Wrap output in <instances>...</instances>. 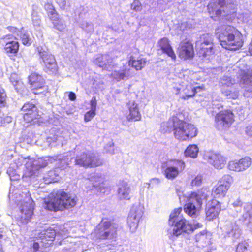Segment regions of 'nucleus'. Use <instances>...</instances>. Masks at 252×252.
Here are the masks:
<instances>
[{"label": "nucleus", "instance_id": "obj_1", "mask_svg": "<svg viewBox=\"0 0 252 252\" xmlns=\"http://www.w3.org/2000/svg\"><path fill=\"white\" fill-rule=\"evenodd\" d=\"M161 130L163 133L173 131L175 138L182 141L191 139L197 134V129L193 125L180 120L176 116H173L167 122H163Z\"/></svg>", "mask_w": 252, "mask_h": 252}, {"label": "nucleus", "instance_id": "obj_2", "mask_svg": "<svg viewBox=\"0 0 252 252\" xmlns=\"http://www.w3.org/2000/svg\"><path fill=\"white\" fill-rule=\"evenodd\" d=\"M181 211V208L175 209L169 216L168 223L171 228L168 230V235L169 238L173 241L183 232L189 233L203 226L202 224L197 222L190 224L188 220L180 215Z\"/></svg>", "mask_w": 252, "mask_h": 252}, {"label": "nucleus", "instance_id": "obj_3", "mask_svg": "<svg viewBox=\"0 0 252 252\" xmlns=\"http://www.w3.org/2000/svg\"><path fill=\"white\" fill-rule=\"evenodd\" d=\"M216 34L220 44L228 50H237L243 44L241 33L235 28L230 25H222L216 30Z\"/></svg>", "mask_w": 252, "mask_h": 252}, {"label": "nucleus", "instance_id": "obj_4", "mask_svg": "<svg viewBox=\"0 0 252 252\" xmlns=\"http://www.w3.org/2000/svg\"><path fill=\"white\" fill-rule=\"evenodd\" d=\"M9 199L15 202L20 211L19 221L23 224L28 223L33 214V201L29 192H21L19 190L12 191L10 189Z\"/></svg>", "mask_w": 252, "mask_h": 252}, {"label": "nucleus", "instance_id": "obj_5", "mask_svg": "<svg viewBox=\"0 0 252 252\" xmlns=\"http://www.w3.org/2000/svg\"><path fill=\"white\" fill-rule=\"evenodd\" d=\"M53 159L54 158L50 157L38 158L34 159L30 157L25 158L20 157L15 160V163L17 169L24 164L26 170L23 176L31 177L35 175L36 171L40 168L45 167L49 163L53 162Z\"/></svg>", "mask_w": 252, "mask_h": 252}, {"label": "nucleus", "instance_id": "obj_6", "mask_svg": "<svg viewBox=\"0 0 252 252\" xmlns=\"http://www.w3.org/2000/svg\"><path fill=\"white\" fill-rule=\"evenodd\" d=\"M76 204V198L62 190L58 191L54 198L44 202V207L47 210L57 211L69 209Z\"/></svg>", "mask_w": 252, "mask_h": 252}, {"label": "nucleus", "instance_id": "obj_7", "mask_svg": "<svg viewBox=\"0 0 252 252\" xmlns=\"http://www.w3.org/2000/svg\"><path fill=\"white\" fill-rule=\"evenodd\" d=\"M36 51L45 71L49 74L56 73L57 71V63L54 55L48 49L45 45H39L36 47Z\"/></svg>", "mask_w": 252, "mask_h": 252}, {"label": "nucleus", "instance_id": "obj_8", "mask_svg": "<svg viewBox=\"0 0 252 252\" xmlns=\"http://www.w3.org/2000/svg\"><path fill=\"white\" fill-rule=\"evenodd\" d=\"M117 228L107 219H103L94 229L92 235L99 240H111L116 238Z\"/></svg>", "mask_w": 252, "mask_h": 252}, {"label": "nucleus", "instance_id": "obj_9", "mask_svg": "<svg viewBox=\"0 0 252 252\" xmlns=\"http://www.w3.org/2000/svg\"><path fill=\"white\" fill-rule=\"evenodd\" d=\"M208 12L213 16H226L236 12L235 5L231 3H226L225 0H215L210 2L208 5Z\"/></svg>", "mask_w": 252, "mask_h": 252}, {"label": "nucleus", "instance_id": "obj_10", "mask_svg": "<svg viewBox=\"0 0 252 252\" xmlns=\"http://www.w3.org/2000/svg\"><path fill=\"white\" fill-rule=\"evenodd\" d=\"M102 162L94 153L88 151L77 154L75 159V165L85 168L98 166Z\"/></svg>", "mask_w": 252, "mask_h": 252}, {"label": "nucleus", "instance_id": "obj_11", "mask_svg": "<svg viewBox=\"0 0 252 252\" xmlns=\"http://www.w3.org/2000/svg\"><path fill=\"white\" fill-rule=\"evenodd\" d=\"M202 41L197 53L202 60H209L215 53L213 36L211 34H205L201 37Z\"/></svg>", "mask_w": 252, "mask_h": 252}, {"label": "nucleus", "instance_id": "obj_12", "mask_svg": "<svg viewBox=\"0 0 252 252\" xmlns=\"http://www.w3.org/2000/svg\"><path fill=\"white\" fill-rule=\"evenodd\" d=\"M144 213V207L140 204H135L131 207L127 219V225L131 232L136 231Z\"/></svg>", "mask_w": 252, "mask_h": 252}, {"label": "nucleus", "instance_id": "obj_13", "mask_svg": "<svg viewBox=\"0 0 252 252\" xmlns=\"http://www.w3.org/2000/svg\"><path fill=\"white\" fill-rule=\"evenodd\" d=\"M234 114L230 110L220 111L215 117V126L220 130L228 128L233 122Z\"/></svg>", "mask_w": 252, "mask_h": 252}, {"label": "nucleus", "instance_id": "obj_14", "mask_svg": "<svg viewBox=\"0 0 252 252\" xmlns=\"http://www.w3.org/2000/svg\"><path fill=\"white\" fill-rule=\"evenodd\" d=\"M185 168V164L181 160H174L168 162L164 167V174L168 179H173L182 172Z\"/></svg>", "mask_w": 252, "mask_h": 252}, {"label": "nucleus", "instance_id": "obj_15", "mask_svg": "<svg viewBox=\"0 0 252 252\" xmlns=\"http://www.w3.org/2000/svg\"><path fill=\"white\" fill-rule=\"evenodd\" d=\"M221 228L224 237L231 238L233 241L237 240L241 235V230L235 221L226 220Z\"/></svg>", "mask_w": 252, "mask_h": 252}, {"label": "nucleus", "instance_id": "obj_16", "mask_svg": "<svg viewBox=\"0 0 252 252\" xmlns=\"http://www.w3.org/2000/svg\"><path fill=\"white\" fill-rule=\"evenodd\" d=\"M239 68L240 84L244 85L243 87L245 88L246 91L252 92V70L243 64Z\"/></svg>", "mask_w": 252, "mask_h": 252}, {"label": "nucleus", "instance_id": "obj_17", "mask_svg": "<svg viewBox=\"0 0 252 252\" xmlns=\"http://www.w3.org/2000/svg\"><path fill=\"white\" fill-rule=\"evenodd\" d=\"M203 158L209 163L218 169L223 168L226 163V158L225 157L219 153L213 151L206 152L204 155Z\"/></svg>", "mask_w": 252, "mask_h": 252}, {"label": "nucleus", "instance_id": "obj_18", "mask_svg": "<svg viewBox=\"0 0 252 252\" xmlns=\"http://www.w3.org/2000/svg\"><path fill=\"white\" fill-rule=\"evenodd\" d=\"M252 163V159L249 157H245L239 160L229 161L228 168L235 172H243L248 169Z\"/></svg>", "mask_w": 252, "mask_h": 252}, {"label": "nucleus", "instance_id": "obj_19", "mask_svg": "<svg viewBox=\"0 0 252 252\" xmlns=\"http://www.w3.org/2000/svg\"><path fill=\"white\" fill-rule=\"evenodd\" d=\"M178 52L179 57L184 60L192 59L194 55L193 45L189 41L181 42L178 47Z\"/></svg>", "mask_w": 252, "mask_h": 252}, {"label": "nucleus", "instance_id": "obj_20", "mask_svg": "<svg viewBox=\"0 0 252 252\" xmlns=\"http://www.w3.org/2000/svg\"><path fill=\"white\" fill-rule=\"evenodd\" d=\"M201 205H199L195 200L189 195L187 197L186 203L184 205V210L185 212L192 218H196L198 215Z\"/></svg>", "mask_w": 252, "mask_h": 252}, {"label": "nucleus", "instance_id": "obj_21", "mask_svg": "<svg viewBox=\"0 0 252 252\" xmlns=\"http://www.w3.org/2000/svg\"><path fill=\"white\" fill-rule=\"evenodd\" d=\"M176 94H179L181 98L183 99H188L193 97L195 93L201 90L199 86L193 87L191 84L182 86L175 88Z\"/></svg>", "mask_w": 252, "mask_h": 252}, {"label": "nucleus", "instance_id": "obj_22", "mask_svg": "<svg viewBox=\"0 0 252 252\" xmlns=\"http://www.w3.org/2000/svg\"><path fill=\"white\" fill-rule=\"evenodd\" d=\"M37 109L35 105L32 102L25 103L22 108L24 112L23 118L25 121L30 123L37 118L38 116Z\"/></svg>", "mask_w": 252, "mask_h": 252}, {"label": "nucleus", "instance_id": "obj_23", "mask_svg": "<svg viewBox=\"0 0 252 252\" xmlns=\"http://www.w3.org/2000/svg\"><path fill=\"white\" fill-rule=\"evenodd\" d=\"M244 212L239 219V221L248 229H252V206L246 203L243 206Z\"/></svg>", "mask_w": 252, "mask_h": 252}, {"label": "nucleus", "instance_id": "obj_24", "mask_svg": "<svg viewBox=\"0 0 252 252\" xmlns=\"http://www.w3.org/2000/svg\"><path fill=\"white\" fill-rule=\"evenodd\" d=\"M221 210L220 203L214 199L209 202L206 205V219L211 220L215 218Z\"/></svg>", "mask_w": 252, "mask_h": 252}, {"label": "nucleus", "instance_id": "obj_25", "mask_svg": "<svg viewBox=\"0 0 252 252\" xmlns=\"http://www.w3.org/2000/svg\"><path fill=\"white\" fill-rule=\"evenodd\" d=\"M193 199L197 202L199 205L202 206L204 201H207L212 195L211 192L208 187H203L197 192H193L190 194Z\"/></svg>", "mask_w": 252, "mask_h": 252}, {"label": "nucleus", "instance_id": "obj_26", "mask_svg": "<svg viewBox=\"0 0 252 252\" xmlns=\"http://www.w3.org/2000/svg\"><path fill=\"white\" fill-rule=\"evenodd\" d=\"M134 73L132 70L129 68V66H124L122 68L119 70H115L111 74L112 77L120 81L122 80H126L133 76Z\"/></svg>", "mask_w": 252, "mask_h": 252}, {"label": "nucleus", "instance_id": "obj_27", "mask_svg": "<svg viewBox=\"0 0 252 252\" xmlns=\"http://www.w3.org/2000/svg\"><path fill=\"white\" fill-rule=\"evenodd\" d=\"M158 44L163 53L167 54L169 57H171L173 60L175 61L176 60V56L167 38H162L159 41Z\"/></svg>", "mask_w": 252, "mask_h": 252}, {"label": "nucleus", "instance_id": "obj_28", "mask_svg": "<svg viewBox=\"0 0 252 252\" xmlns=\"http://www.w3.org/2000/svg\"><path fill=\"white\" fill-rule=\"evenodd\" d=\"M158 44L163 53L167 54L169 57H171L173 60L175 61L176 60V56L167 38H162L159 41Z\"/></svg>", "mask_w": 252, "mask_h": 252}, {"label": "nucleus", "instance_id": "obj_29", "mask_svg": "<svg viewBox=\"0 0 252 252\" xmlns=\"http://www.w3.org/2000/svg\"><path fill=\"white\" fill-rule=\"evenodd\" d=\"M129 114L127 116L128 121H139L141 119V115L139 111L137 104L134 102H129L128 104Z\"/></svg>", "mask_w": 252, "mask_h": 252}, {"label": "nucleus", "instance_id": "obj_30", "mask_svg": "<svg viewBox=\"0 0 252 252\" xmlns=\"http://www.w3.org/2000/svg\"><path fill=\"white\" fill-rule=\"evenodd\" d=\"M130 192L131 189L128 184L124 183L122 184L118 189V198L120 200H129L130 198Z\"/></svg>", "mask_w": 252, "mask_h": 252}, {"label": "nucleus", "instance_id": "obj_31", "mask_svg": "<svg viewBox=\"0 0 252 252\" xmlns=\"http://www.w3.org/2000/svg\"><path fill=\"white\" fill-rule=\"evenodd\" d=\"M228 189L224 187L223 185L218 183L212 189L211 192L212 196L214 198H219L224 197Z\"/></svg>", "mask_w": 252, "mask_h": 252}, {"label": "nucleus", "instance_id": "obj_32", "mask_svg": "<svg viewBox=\"0 0 252 252\" xmlns=\"http://www.w3.org/2000/svg\"><path fill=\"white\" fill-rule=\"evenodd\" d=\"M94 62L100 67L106 68L107 65H111L112 59L108 54L99 55L96 58Z\"/></svg>", "mask_w": 252, "mask_h": 252}, {"label": "nucleus", "instance_id": "obj_33", "mask_svg": "<svg viewBox=\"0 0 252 252\" xmlns=\"http://www.w3.org/2000/svg\"><path fill=\"white\" fill-rule=\"evenodd\" d=\"M195 239L198 247H204L206 246L209 242L207 231L206 230H203L199 233L196 234Z\"/></svg>", "mask_w": 252, "mask_h": 252}, {"label": "nucleus", "instance_id": "obj_34", "mask_svg": "<svg viewBox=\"0 0 252 252\" xmlns=\"http://www.w3.org/2000/svg\"><path fill=\"white\" fill-rule=\"evenodd\" d=\"M146 60L145 58H140L139 59L135 60L133 57H131L128 62L127 66L132 67L136 70H140L143 68L146 63Z\"/></svg>", "mask_w": 252, "mask_h": 252}, {"label": "nucleus", "instance_id": "obj_35", "mask_svg": "<svg viewBox=\"0 0 252 252\" xmlns=\"http://www.w3.org/2000/svg\"><path fill=\"white\" fill-rule=\"evenodd\" d=\"M85 180L86 183L89 182H91L92 186L89 187V189H92L94 187H97L98 185L102 182L103 179L100 173H95L90 175L89 178Z\"/></svg>", "mask_w": 252, "mask_h": 252}, {"label": "nucleus", "instance_id": "obj_36", "mask_svg": "<svg viewBox=\"0 0 252 252\" xmlns=\"http://www.w3.org/2000/svg\"><path fill=\"white\" fill-rule=\"evenodd\" d=\"M53 158V161H56L58 164V167L63 169L68 166V163L70 161V158L68 156L59 155Z\"/></svg>", "mask_w": 252, "mask_h": 252}, {"label": "nucleus", "instance_id": "obj_37", "mask_svg": "<svg viewBox=\"0 0 252 252\" xmlns=\"http://www.w3.org/2000/svg\"><path fill=\"white\" fill-rule=\"evenodd\" d=\"M56 235L55 230L49 228L41 232L39 238L42 242L44 241H53Z\"/></svg>", "mask_w": 252, "mask_h": 252}, {"label": "nucleus", "instance_id": "obj_38", "mask_svg": "<svg viewBox=\"0 0 252 252\" xmlns=\"http://www.w3.org/2000/svg\"><path fill=\"white\" fill-rule=\"evenodd\" d=\"M19 43L17 41H9L6 43L4 50L7 54H15L19 50Z\"/></svg>", "mask_w": 252, "mask_h": 252}, {"label": "nucleus", "instance_id": "obj_39", "mask_svg": "<svg viewBox=\"0 0 252 252\" xmlns=\"http://www.w3.org/2000/svg\"><path fill=\"white\" fill-rule=\"evenodd\" d=\"M222 94L228 99H236L238 96L239 91L235 87L222 88Z\"/></svg>", "mask_w": 252, "mask_h": 252}, {"label": "nucleus", "instance_id": "obj_40", "mask_svg": "<svg viewBox=\"0 0 252 252\" xmlns=\"http://www.w3.org/2000/svg\"><path fill=\"white\" fill-rule=\"evenodd\" d=\"M58 171V170L49 171L46 176L43 177L44 182L46 184L57 182L60 179Z\"/></svg>", "mask_w": 252, "mask_h": 252}, {"label": "nucleus", "instance_id": "obj_41", "mask_svg": "<svg viewBox=\"0 0 252 252\" xmlns=\"http://www.w3.org/2000/svg\"><path fill=\"white\" fill-rule=\"evenodd\" d=\"M64 140L62 136L58 135H53L47 138V142L51 146H63L64 144Z\"/></svg>", "mask_w": 252, "mask_h": 252}, {"label": "nucleus", "instance_id": "obj_42", "mask_svg": "<svg viewBox=\"0 0 252 252\" xmlns=\"http://www.w3.org/2000/svg\"><path fill=\"white\" fill-rule=\"evenodd\" d=\"M29 81L31 87H37V85L45 83L43 77L36 73L32 74L29 77Z\"/></svg>", "mask_w": 252, "mask_h": 252}, {"label": "nucleus", "instance_id": "obj_43", "mask_svg": "<svg viewBox=\"0 0 252 252\" xmlns=\"http://www.w3.org/2000/svg\"><path fill=\"white\" fill-rule=\"evenodd\" d=\"M199 148L196 145L192 144L189 145L185 151L186 157H189L192 158H196L198 155Z\"/></svg>", "mask_w": 252, "mask_h": 252}, {"label": "nucleus", "instance_id": "obj_44", "mask_svg": "<svg viewBox=\"0 0 252 252\" xmlns=\"http://www.w3.org/2000/svg\"><path fill=\"white\" fill-rule=\"evenodd\" d=\"M53 24L54 27L57 30L63 32L66 30V25L64 20L62 19L59 18V15H57V17L55 20H51Z\"/></svg>", "mask_w": 252, "mask_h": 252}, {"label": "nucleus", "instance_id": "obj_45", "mask_svg": "<svg viewBox=\"0 0 252 252\" xmlns=\"http://www.w3.org/2000/svg\"><path fill=\"white\" fill-rule=\"evenodd\" d=\"M233 182V178L229 174L224 175L220 179L218 183L223 185L228 189L230 188L231 184Z\"/></svg>", "mask_w": 252, "mask_h": 252}, {"label": "nucleus", "instance_id": "obj_46", "mask_svg": "<svg viewBox=\"0 0 252 252\" xmlns=\"http://www.w3.org/2000/svg\"><path fill=\"white\" fill-rule=\"evenodd\" d=\"M44 8L47 11L48 16L50 20H54L57 18L58 14L52 4L49 3L45 4Z\"/></svg>", "mask_w": 252, "mask_h": 252}, {"label": "nucleus", "instance_id": "obj_47", "mask_svg": "<svg viewBox=\"0 0 252 252\" xmlns=\"http://www.w3.org/2000/svg\"><path fill=\"white\" fill-rule=\"evenodd\" d=\"M11 244L10 239L6 236L5 233L0 232V251L3 252V249Z\"/></svg>", "mask_w": 252, "mask_h": 252}, {"label": "nucleus", "instance_id": "obj_48", "mask_svg": "<svg viewBox=\"0 0 252 252\" xmlns=\"http://www.w3.org/2000/svg\"><path fill=\"white\" fill-rule=\"evenodd\" d=\"M17 36L18 38L22 40L24 45H30L31 44L29 34L23 29L20 31H18Z\"/></svg>", "mask_w": 252, "mask_h": 252}, {"label": "nucleus", "instance_id": "obj_49", "mask_svg": "<svg viewBox=\"0 0 252 252\" xmlns=\"http://www.w3.org/2000/svg\"><path fill=\"white\" fill-rule=\"evenodd\" d=\"M32 88L33 93L35 94H44V95H45V93L48 92V86L45 85L44 83L37 85V87H32Z\"/></svg>", "mask_w": 252, "mask_h": 252}, {"label": "nucleus", "instance_id": "obj_50", "mask_svg": "<svg viewBox=\"0 0 252 252\" xmlns=\"http://www.w3.org/2000/svg\"><path fill=\"white\" fill-rule=\"evenodd\" d=\"M80 27L87 33H92L94 31L93 24L87 21L82 22L80 24Z\"/></svg>", "mask_w": 252, "mask_h": 252}, {"label": "nucleus", "instance_id": "obj_51", "mask_svg": "<svg viewBox=\"0 0 252 252\" xmlns=\"http://www.w3.org/2000/svg\"><path fill=\"white\" fill-rule=\"evenodd\" d=\"M221 83L222 84V88H230L231 87H235L234 86L235 84L234 80H233L228 77H224L221 80Z\"/></svg>", "mask_w": 252, "mask_h": 252}, {"label": "nucleus", "instance_id": "obj_52", "mask_svg": "<svg viewBox=\"0 0 252 252\" xmlns=\"http://www.w3.org/2000/svg\"><path fill=\"white\" fill-rule=\"evenodd\" d=\"M246 203H244L240 198H237L236 200H234L231 204L233 207V208L237 212L241 211L242 207L243 208L244 205Z\"/></svg>", "mask_w": 252, "mask_h": 252}, {"label": "nucleus", "instance_id": "obj_53", "mask_svg": "<svg viewBox=\"0 0 252 252\" xmlns=\"http://www.w3.org/2000/svg\"><path fill=\"white\" fill-rule=\"evenodd\" d=\"M248 246V242L246 241L240 243L236 248V252H246Z\"/></svg>", "mask_w": 252, "mask_h": 252}, {"label": "nucleus", "instance_id": "obj_54", "mask_svg": "<svg viewBox=\"0 0 252 252\" xmlns=\"http://www.w3.org/2000/svg\"><path fill=\"white\" fill-rule=\"evenodd\" d=\"M32 23L34 27H38L40 26L41 19L40 17L35 12L32 13Z\"/></svg>", "mask_w": 252, "mask_h": 252}, {"label": "nucleus", "instance_id": "obj_55", "mask_svg": "<svg viewBox=\"0 0 252 252\" xmlns=\"http://www.w3.org/2000/svg\"><path fill=\"white\" fill-rule=\"evenodd\" d=\"M202 182V176L198 175L192 180L191 185L192 186H199L201 185Z\"/></svg>", "mask_w": 252, "mask_h": 252}, {"label": "nucleus", "instance_id": "obj_56", "mask_svg": "<svg viewBox=\"0 0 252 252\" xmlns=\"http://www.w3.org/2000/svg\"><path fill=\"white\" fill-rule=\"evenodd\" d=\"M6 94L4 89H0V106H4L6 103Z\"/></svg>", "mask_w": 252, "mask_h": 252}, {"label": "nucleus", "instance_id": "obj_57", "mask_svg": "<svg viewBox=\"0 0 252 252\" xmlns=\"http://www.w3.org/2000/svg\"><path fill=\"white\" fill-rule=\"evenodd\" d=\"M131 8L135 11H139L141 10L142 6L140 2L138 0H135L131 4Z\"/></svg>", "mask_w": 252, "mask_h": 252}, {"label": "nucleus", "instance_id": "obj_58", "mask_svg": "<svg viewBox=\"0 0 252 252\" xmlns=\"http://www.w3.org/2000/svg\"><path fill=\"white\" fill-rule=\"evenodd\" d=\"M16 91L19 93H22L23 91L25 86L23 82L20 80L16 84H14L13 86Z\"/></svg>", "mask_w": 252, "mask_h": 252}, {"label": "nucleus", "instance_id": "obj_59", "mask_svg": "<svg viewBox=\"0 0 252 252\" xmlns=\"http://www.w3.org/2000/svg\"><path fill=\"white\" fill-rule=\"evenodd\" d=\"M95 115V111L90 110L87 112L84 116L85 122L90 121Z\"/></svg>", "mask_w": 252, "mask_h": 252}, {"label": "nucleus", "instance_id": "obj_60", "mask_svg": "<svg viewBox=\"0 0 252 252\" xmlns=\"http://www.w3.org/2000/svg\"><path fill=\"white\" fill-rule=\"evenodd\" d=\"M55 1L61 9H65L66 7V0H55Z\"/></svg>", "mask_w": 252, "mask_h": 252}, {"label": "nucleus", "instance_id": "obj_61", "mask_svg": "<svg viewBox=\"0 0 252 252\" xmlns=\"http://www.w3.org/2000/svg\"><path fill=\"white\" fill-rule=\"evenodd\" d=\"M11 83L14 86V84H16L20 81L17 74L15 73L12 74L9 78Z\"/></svg>", "mask_w": 252, "mask_h": 252}, {"label": "nucleus", "instance_id": "obj_62", "mask_svg": "<svg viewBox=\"0 0 252 252\" xmlns=\"http://www.w3.org/2000/svg\"><path fill=\"white\" fill-rule=\"evenodd\" d=\"M97 105V101L96 97L93 96L90 101L91 110L93 111H96V107Z\"/></svg>", "mask_w": 252, "mask_h": 252}, {"label": "nucleus", "instance_id": "obj_63", "mask_svg": "<svg viewBox=\"0 0 252 252\" xmlns=\"http://www.w3.org/2000/svg\"><path fill=\"white\" fill-rule=\"evenodd\" d=\"M33 252H46L42 250V248H40L38 242H34L32 245Z\"/></svg>", "mask_w": 252, "mask_h": 252}, {"label": "nucleus", "instance_id": "obj_64", "mask_svg": "<svg viewBox=\"0 0 252 252\" xmlns=\"http://www.w3.org/2000/svg\"><path fill=\"white\" fill-rule=\"evenodd\" d=\"M7 174L9 175V177H11L14 174H16L18 173V171L17 169L14 168V166H10L7 171Z\"/></svg>", "mask_w": 252, "mask_h": 252}]
</instances>
